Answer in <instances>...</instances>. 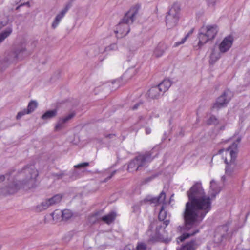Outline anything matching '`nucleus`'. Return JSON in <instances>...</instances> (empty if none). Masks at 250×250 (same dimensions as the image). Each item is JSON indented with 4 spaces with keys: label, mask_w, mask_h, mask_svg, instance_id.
<instances>
[{
    "label": "nucleus",
    "mask_w": 250,
    "mask_h": 250,
    "mask_svg": "<svg viewBox=\"0 0 250 250\" xmlns=\"http://www.w3.org/2000/svg\"><path fill=\"white\" fill-rule=\"evenodd\" d=\"M221 187L212 180L210 182L209 195H205L201 182H196L187 192L189 201L186 205L184 213L185 225L179 226L177 230L183 234L177 241L183 242L185 239L198 233L197 226L211 208L212 201L220 191Z\"/></svg>",
    "instance_id": "1"
},
{
    "label": "nucleus",
    "mask_w": 250,
    "mask_h": 250,
    "mask_svg": "<svg viewBox=\"0 0 250 250\" xmlns=\"http://www.w3.org/2000/svg\"><path fill=\"white\" fill-rule=\"evenodd\" d=\"M38 175L35 166L30 165L20 170H13L5 175H0V194H12L21 188H34Z\"/></svg>",
    "instance_id": "2"
},
{
    "label": "nucleus",
    "mask_w": 250,
    "mask_h": 250,
    "mask_svg": "<svg viewBox=\"0 0 250 250\" xmlns=\"http://www.w3.org/2000/svg\"><path fill=\"white\" fill-rule=\"evenodd\" d=\"M241 138L236 137V142H233L226 149H222L218 151V154L225 153L226 157H223L224 162L226 164L225 173L226 175H231L233 172L238 169V166L235 162L238 152V145Z\"/></svg>",
    "instance_id": "3"
},
{
    "label": "nucleus",
    "mask_w": 250,
    "mask_h": 250,
    "mask_svg": "<svg viewBox=\"0 0 250 250\" xmlns=\"http://www.w3.org/2000/svg\"><path fill=\"white\" fill-rule=\"evenodd\" d=\"M140 8V5L139 4L131 7L116 26L114 32L118 38H121L129 33V24L133 22Z\"/></svg>",
    "instance_id": "4"
},
{
    "label": "nucleus",
    "mask_w": 250,
    "mask_h": 250,
    "mask_svg": "<svg viewBox=\"0 0 250 250\" xmlns=\"http://www.w3.org/2000/svg\"><path fill=\"white\" fill-rule=\"evenodd\" d=\"M158 153L154 148L145 154L139 155L131 160L128 164L127 170L129 172H133L146 167L157 156Z\"/></svg>",
    "instance_id": "5"
},
{
    "label": "nucleus",
    "mask_w": 250,
    "mask_h": 250,
    "mask_svg": "<svg viewBox=\"0 0 250 250\" xmlns=\"http://www.w3.org/2000/svg\"><path fill=\"white\" fill-rule=\"evenodd\" d=\"M28 54L25 46L22 44L14 51L7 52L4 57L0 60V67L5 69L10 64L21 60Z\"/></svg>",
    "instance_id": "6"
},
{
    "label": "nucleus",
    "mask_w": 250,
    "mask_h": 250,
    "mask_svg": "<svg viewBox=\"0 0 250 250\" xmlns=\"http://www.w3.org/2000/svg\"><path fill=\"white\" fill-rule=\"evenodd\" d=\"M219 29L216 24H208L203 26L199 30L198 38V46L201 47L208 42L213 40L216 37Z\"/></svg>",
    "instance_id": "7"
},
{
    "label": "nucleus",
    "mask_w": 250,
    "mask_h": 250,
    "mask_svg": "<svg viewBox=\"0 0 250 250\" xmlns=\"http://www.w3.org/2000/svg\"><path fill=\"white\" fill-rule=\"evenodd\" d=\"M180 12V5L178 3H173L166 16V23L167 28H172L177 25Z\"/></svg>",
    "instance_id": "8"
},
{
    "label": "nucleus",
    "mask_w": 250,
    "mask_h": 250,
    "mask_svg": "<svg viewBox=\"0 0 250 250\" xmlns=\"http://www.w3.org/2000/svg\"><path fill=\"white\" fill-rule=\"evenodd\" d=\"M165 199L166 194L164 192H162L159 196L152 198L151 199H149V201L151 203L163 204L159 212L158 217L160 221H164L163 223L165 225V227H167L170 222V215L169 213H167L164 209L163 204L165 203Z\"/></svg>",
    "instance_id": "9"
},
{
    "label": "nucleus",
    "mask_w": 250,
    "mask_h": 250,
    "mask_svg": "<svg viewBox=\"0 0 250 250\" xmlns=\"http://www.w3.org/2000/svg\"><path fill=\"white\" fill-rule=\"evenodd\" d=\"M233 94L231 91L229 90L225 91L223 94L217 98L212 106V108L217 110L224 107L230 100Z\"/></svg>",
    "instance_id": "10"
},
{
    "label": "nucleus",
    "mask_w": 250,
    "mask_h": 250,
    "mask_svg": "<svg viewBox=\"0 0 250 250\" xmlns=\"http://www.w3.org/2000/svg\"><path fill=\"white\" fill-rule=\"evenodd\" d=\"M157 228L155 234L151 235L150 240L152 242L161 241L166 243L170 242L171 240V237L165 238V231L162 229L161 224L156 222Z\"/></svg>",
    "instance_id": "11"
},
{
    "label": "nucleus",
    "mask_w": 250,
    "mask_h": 250,
    "mask_svg": "<svg viewBox=\"0 0 250 250\" xmlns=\"http://www.w3.org/2000/svg\"><path fill=\"white\" fill-rule=\"evenodd\" d=\"M234 38L232 35H229L225 37L219 44L220 52L224 53L228 51L231 47Z\"/></svg>",
    "instance_id": "12"
},
{
    "label": "nucleus",
    "mask_w": 250,
    "mask_h": 250,
    "mask_svg": "<svg viewBox=\"0 0 250 250\" xmlns=\"http://www.w3.org/2000/svg\"><path fill=\"white\" fill-rule=\"evenodd\" d=\"M53 220H57L62 217V220H67L70 219L72 216V212L68 209H65L62 211L60 210H56L50 214Z\"/></svg>",
    "instance_id": "13"
},
{
    "label": "nucleus",
    "mask_w": 250,
    "mask_h": 250,
    "mask_svg": "<svg viewBox=\"0 0 250 250\" xmlns=\"http://www.w3.org/2000/svg\"><path fill=\"white\" fill-rule=\"evenodd\" d=\"M118 49V45L116 43H111L110 45L105 46H95V55H98L100 53H109L111 51L117 50Z\"/></svg>",
    "instance_id": "14"
},
{
    "label": "nucleus",
    "mask_w": 250,
    "mask_h": 250,
    "mask_svg": "<svg viewBox=\"0 0 250 250\" xmlns=\"http://www.w3.org/2000/svg\"><path fill=\"white\" fill-rule=\"evenodd\" d=\"M75 116V114L71 113L65 117L60 118L55 126V131H59L63 128L66 123Z\"/></svg>",
    "instance_id": "15"
},
{
    "label": "nucleus",
    "mask_w": 250,
    "mask_h": 250,
    "mask_svg": "<svg viewBox=\"0 0 250 250\" xmlns=\"http://www.w3.org/2000/svg\"><path fill=\"white\" fill-rule=\"evenodd\" d=\"M139 69L140 67L139 66L128 68L123 75L121 80L124 79L125 81H127L139 72Z\"/></svg>",
    "instance_id": "16"
},
{
    "label": "nucleus",
    "mask_w": 250,
    "mask_h": 250,
    "mask_svg": "<svg viewBox=\"0 0 250 250\" xmlns=\"http://www.w3.org/2000/svg\"><path fill=\"white\" fill-rule=\"evenodd\" d=\"M167 48V45L164 43L160 42L155 47L153 55L156 57H160L163 55Z\"/></svg>",
    "instance_id": "17"
},
{
    "label": "nucleus",
    "mask_w": 250,
    "mask_h": 250,
    "mask_svg": "<svg viewBox=\"0 0 250 250\" xmlns=\"http://www.w3.org/2000/svg\"><path fill=\"white\" fill-rule=\"evenodd\" d=\"M163 93L158 86L151 87L147 92L148 97L152 99L158 98Z\"/></svg>",
    "instance_id": "18"
},
{
    "label": "nucleus",
    "mask_w": 250,
    "mask_h": 250,
    "mask_svg": "<svg viewBox=\"0 0 250 250\" xmlns=\"http://www.w3.org/2000/svg\"><path fill=\"white\" fill-rule=\"evenodd\" d=\"M171 85V81L168 79H165L163 82H162L158 85V86L160 88V91H161V92L163 94L168 89Z\"/></svg>",
    "instance_id": "19"
},
{
    "label": "nucleus",
    "mask_w": 250,
    "mask_h": 250,
    "mask_svg": "<svg viewBox=\"0 0 250 250\" xmlns=\"http://www.w3.org/2000/svg\"><path fill=\"white\" fill-rule=\"evenodd\" d=\"M221 53L220 51L213 49L210 55L209 63L213 64L217 61L221 57Z\"/></svg>",
    "instance_id": "20"
},
{
    "label": "nucleus",
    "mask_w": 250,
    "mask_h": 250,
    "mask_svg": "<svg viewBox=\"0 0 250 250\" xmlns=\"http://www.w3.org/2000/svg\"><path fill=\"white\" fill-rule=\"evenodd\" d=\"M65 15V13L61 11L56 15L52 24V27L53 28H55L58 26L61 20L64 17Z\"/></svg>",
    "instance_id": "21"
},
{
    "label": "nucleus",
    "mask_w": 250,
    "mask_h": 250,
    "mask_svg": "<svg viewBox=\"0 0 250 250\" xmlns=\"http://www.w3.org/2000/svg\"><path fill=\"white\" fill-rule=\"evenodd\" d=\"M116 214L114 212H111L109 214L102 217V220L108 224H111L115 219Z\"/></svg>",
    "instance_id": "22"
},
{
    "label": "nucleus",
    "mask_w": 250,
    "mask_h": 250,
    "mask_svg": "<svg viewBox=\"0 0 250 250\" xmlns=\"http://www.w3.org/2000/svg\"><path fill=\"white\" fill-rule=\"evenodd\" d=\"M57 114V110L56 109L48 110L42 116V119L43 120L50 119L55 117Z\"/></svg>",
    "instance_id": "23"
},
{
    "label": "nucleus",
    "mask_w": 250,
    "mask_h": 250,
    "mask_svg": "<svg viewBox=\"0 0 250 250\" xmlns=\"http://www.w3.org/2000/svg\"><path fill=\"white\" fill-rule=\"evenodd\" d=\"M196 248V245L194 241H192L183 245L180 249L177 250H195Z\"/></svg>",
    "instance_id": "24"
},
{
    "label": "nucleus",
    "mask_w": 250,
    "mask_h": 250,
    "mask_svg": "<svg viewBox=\"0 0 250 250\" xmlns=\"http://www.w3.org/2000/svg\"><path fill=\"white\" fill-rule=\"evenodd\" d=\"M12 29L11 27H8L3 32L0 33V42L4 41L12 33Z\"/></svg>",
    "instance_id": "25"
},
{
    "label": "nucleus",
    "mask_w": 250,
    "mask_h": 250,
    "mask_svg": "<svg viewBox=\"0 0 250 250\" xmlns=\"http://www.w3.org/2000/svg\"><path fill=\"white\" fill-rule=\"evenodd\" d=\"M49 200L42 202L41 204L38 205L36 207V209L38 211H42L44 209H47L50 206Z\"/></svg>",
    "instance_id": "26"
},
{
    "label": "nucleus",
    "mask_w": 250,
    "mask_h": 250,
    "mask_svg": "<svg viewBox=\"0 0 250 250\" xmlns=\"http://www.w3.org/2000/svg\"><path fill=\"white\" fill-rule=\"evenodd\" d=\"M38 106V103L36 101L32 100L28 104L27 110L28 111V112L31 113L33 112L37 107Z\"/></svg>",
    "instance_id": "27"
},
{
    "label": "nucleus",
    "mask_w": 250,
    "mask_h": 250,
    "mask_svg": "<svg viewBox=\"0 0 250 250\" xmlns=\"http://www.w3.org/2000/svg\"><path fill=\"white\" fill-rule=\"evenodd\" d=\"M220 121L214 116L211 115L207 120V124L208 125H217L219 124Z\"/></svg>",
    "instance_id": "28"
},
{
    "label": "nucleus",
    "mask_w": 250,
    "mask_h": 250,
    "mask_svg": "<svg viewBox=\"0 0 250 250\" xmlns=\"http://www.w3.org/2000/svg\"><path fill=\"white\" fill-rule=\"evenodd\" d=\"M62 199V196L59 194L56 195L54 196L51 198H50L49 200V204H51V205H53L54 204H56L58 203H59Z\"/></svg>",
    "instance_id": "29"
},
{
    "label": "nucleus",
    "mask_w": 250,
    "mask_h": 250,
    "mask_svg": "<svg viewBox=\"0 0 250 250\" xmlns=\"http://www.w3.org/2000/svg\"><path fill=\"white\" fill-rule=\"evenodd\" d=\"M192 33V31H191L190 33H188V34H187L185 37L184 38H183L181 41L180 42H176L174 45V47H177L179 45L182 44H183L188 39V37L189 36V35L190 34Z\"/></svg>",
    "instance_id": "30"
},
{
    "label": "nucleus",
    "mask_w": 250,
    "mask_h": 250,
    "mask_svg": "<svg viewBox=\"0 0 250 250\" xmlns=\"http://www.w3.org/2000/svg\"><path fill=\"white\" fill-rule=\"evenodd\" d=\"M136 250H147L146 244L144 242H138L136 247Z\"/></svg>",
    "instance_id": "31"
},
{
    "label": "nucleus",
    "mask_w": 250,
    "mask_h": 250,
    "mask_svg": "<svg viewBox=\"0 0 250 250\" xmlns=\"http://www.w3.org/2000/svg\"><path fill=\"white\" fill-rule=\"evenodd\" d=\"M74 0H69L62 11L66 14L68 10L72 7V3Z\"/></svg>",
    "instance_id": "32"
},
{
    "label": "nucleus",
    "mask_w": 250,
    "mask_h": 250,
    "mask_svg": "<svg viewBox=\"0 0 250 250\" xmlns=\"http://www.w3.org/2000/svg\"><path fill=\"white\" fill-rule=\"evenodd\" d=\"M28 111L27 109H24L23 110L20 111L18 113L17 116H16V119L17 120H19L21 119L23 116L26 115V114H30L29 112H28Z\"/></svg>",
    "instance_id": "33"
},
{
    "label": "nucleus",
    "mask_w": 250,
    "mask_h": 250,
    "mask_svg": "<svg viewBox=\"0 0 250 250\" xmlns=\"http://www.w3.org/2000/svg\"><path fill=\"white\" fill-rule=\"evenodd\" d=\"M208 5L209 7H214L218 0H205Z\"/></svg>",
    "instance_id": "34"
},
{
    "label": "nucleus",
    "mask_w": 250,
    "mask_h": 250,
    "mask_svg": "<svg viewBox=\"0 0 250 250\" xmlns=\"http://www.w3.org/2000/svg\"><path fill=\"white\" fill-rule=\"evenodd\" d=\"M89 165V163L84 162V163L79 164L75 166L74 167L75 168H83V167H86L87 166H88Z\"/></svg>",
    "instance_id": "35"
},
{
    "label": "nucleus",
    "mask_w": 250,
    "mask_h": 250,
    "mask_svg": "<svg viewBox=\"0 0 250 250\" xmlns=\"http://www.w3.org/2000/svg\"><path fill=\"white\" fill-rule=\"evenodd\" d=\"M134 248L133 246L132 245H127L125 246V247L124 248V250H134Z\"/></svg>",
    "instance_id": "36"
},
{
    "label": "nucleus",
    "mask_w": 250,
    "mask_h": 250,
    "mask_svg": "<svg viewBox=\"0 0 250 250\" xmlns=\"http://www.w3.org/2000/svg\"><path fill=\"white\" fill-rule=\"evenodd\" d=\"M141 104H142L141 102H139L133 106H132V110H136L138 108V107L140 106Z\"/></svg>",
    "instance_id": "37"
},
{
    "label": "nucleus",
    "mask_w": 250,
    "mask_h": 250,
    "mask_svg": "<svg viewBox=\"0 0 250 250\" xmlns=\"http://www.w3.org/2000/svg\"><path fill=\"white\" fill-rule=\"evenodd\" d=\"M120 79L119 80H116L114 81V82L112 83V84H117V87H118L120 85L119 84V83H120Z\"/></svg>",
    "instance_id": "38"
},
{
    "label": "nucleus",
    "mask_w": 250,
    "mask_h": 250,
    "mask_svg": "<svg viewBox=\"0 0 250 250\" xmlns=\"http://www.w3.org/2000/svg\"><path fill=\"white\" fill-rule=\"evenodd\" d=\"M145 131H146V134H149L151 133V130L150 128L146 127L145 128Z\"/></svg>",
    "instance_id": "39"
},
{
    "label": "nucleus",
    "mask_w": 250,
    "mask_h": 250,
    "mask_svg": "<svg viewBox=\"0 0 250 250\" xmlns=\"http://www.w3.org/2000/svg\"><path fill=\"white\" fill-rule=\"evenodd\" d=\"M116 171H114L112 172L111 175L108 177V179H110L115 173Z\"/></svg>",
    "instance_id": "40"
},
{
    "label": "nucleus",
    "mask_w": 250,
    "mask_h": 250,
    "mask_svg": "<svg viewBox=\"0 0 250 250\" xmlns=\"http://www.w3.org/2000/svg\"><path fill=\"white\" fill-rule=\"evenodd\" d=\"M104 40H102V41H101L100 42V43L101 44H104Z\"/></svg>",
    "instance_id": "41"
},
{
    "label": "nucleus",
    "mask_w": 250,
    "mask_h": 250,
    "mask_svg": "<svg viewBox=\"0 0 250 250\" xmlns=\"http://www.w3.org/2000/svg\"><path fill=\"white\" fill-rule=\"evenodd\" d=\"M222 179H225V176H222Z\"/></svg>",
    "instance_id": "42"
},
{
    "label": "nucleus",
    "mask_w": 250,
    "mask_h": 250,
    "mask_svg": "<svg viewBox=\"0 0 250 250\" xmlns=\"http://www.w3.org/2000/svg\"><path fill=\"white\" fill-rule=\"evenodd\" d=\"M155 223H153V224H151V226H152V225H154Z\"/></svg>",
    "instance_id": "43"
},
{
    "label": "nucleus",
    "mask_w": 250,
    "mask_h": 250,
    "mask_svg": "<svg viewBox=\"0 0 250 250\" xmlns=\"http://www.w3.org/2000/svg\"><path fill=\"white\" fill-rule=\"evenodd\" d=\"M111 136H112V135L109 134V137H110Z\"/></svg>",
    "instance_id": "44"
},
{
    "label": "nucleus",
    "mask_w": 250,
    "mask_h": 250,
    "mask_svg": "<svg viewBox=\"0 0 250 250\" xmlns=\"http://www.w3.org/2000/svg\"><path fill=\"white\" fill-rule=\"evenodd\" d=\"M135 207H136V206L133 207L134 210L135 209Z\"/></svg>",
    "instance_id": "45"
}]
</instances>
